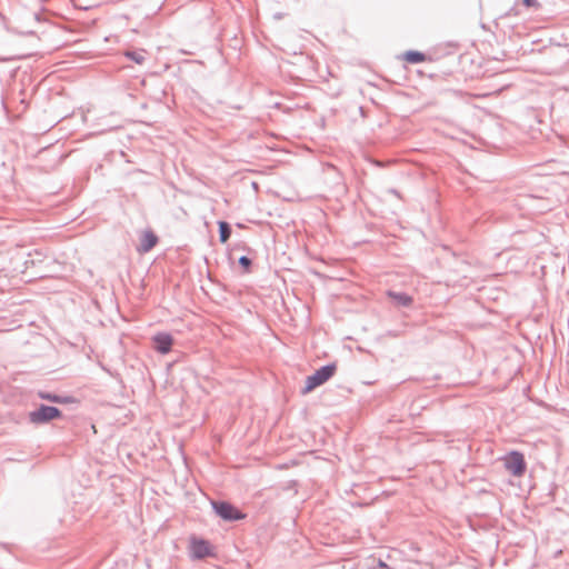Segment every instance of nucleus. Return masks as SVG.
Listing matches in <instances>:
<instances>
[{"instance_id": "nucleus-6", "label": "nucleus", "mask_w": 569, "mask_h": 569, "mask_svg": "<svg viewBox=\"0 0 569 569\" xmlns=\"http://www.w3.org/2000/svg\"><path fill=\"white\" fill-rule=\"evenodd\" d=\"M174 339L170 332L159 331L152 336V348L160 355H167L171 351Z\"/></svg>"}, {"instance_id": "nucleus-5", "label": "nucleus", "mask_w": 569, "mask_h": 569, "mask_svg": "<svg viewBox=\"0 0 569 569\" xmlns=\"http://www.w3.org/2000/svg\"><path fill=\"white\" fill-rule=\"evenodd\" d=\"M505 469L513 477H522L527 471L525 455L519 450H511L502 457Z\"/></svg>"}, {"instance_id": "nucleus-20", "label": "nucleus", "mask_w": 569, "mask_h": 569, "mask_svg": "<svg viewBox=\"0 0 569 569\" xmlns=\"http://www.w3.org/2000/svg\"><path fill=\"white\" fill-rule=\"evenodd\" d=\"M0 102H1V106L6 109V102H4V98L2 96L0 98Z\"/></svg>"}, {"instance_id": "nucleus-14", "label": "nucleus", "mask_w": 569, "mask_h": 569, "mask_svg": "<svg viewBox=\"0 0 569 569\" xmlns=\"http://www.w3.org/2000/svg\"><path fill=\"white\" fill-rule=\"evenodd\" d=\"M6 28L8 31H10L12 33L24 36V37H30V36L36 34V32L33 30H17V29L9 28V27H6Z\"/></svg>"}, {"instance_id": "nucleus-15", "label": "nucleus", "mask_w": 569, "mask_h": 569, "mask_svg": "<svg viewBox=\"0 0 569 569\" xmlns=\"http://www.w3.org/2000/svg\"><path fill=\"white\" fill-rule=\"evenodd\" d=\"M521 3L526 8H532L535 10H538L541 7L538 0H521Z\"/></svg>"}, {"instance_id": "nucleus-19", "label": "nucleus", "mask_w": 569, "mask_h": 569, "mask_svg": "<svg viewBox=\"0 0 569 569\" xmlns=\"http://www.w3.org/2000/svg\"><path fill=\"white\" fill-rule=\"evenodd\" d=\"M273 17H274V19L279 20V19H281L283 17V13L277 12V13H274Z\"/></svg>"}, {"instance_id": "nucleus-17", "label": "nucleus", "mask_w": 569, "mask_h": 569, "mask_svg": "<svg viewBox=\"0 0 569 569\" xmlns=\"http://www.w3.org/2000/svg\"><path fill=\"white\" fill-rule=\"evenodd\" d=\"M44 7H41V10L40 12H34L33 13V20L37 21V22H43L46 21V19L41 16V12L44 11Z\"/></svg>"}, {"instance_id": "nucleus-23", "label": "nucleus", "mask_w": 569, "mask_h": 569, "mask_svg": "<svg viewBox=\"0 0 569 569\" xmlns=\"http://www.w3.org/2000/svg\"><path fill=\"white\" fill-rule=\"evenodd\" d=\"M0 18H1L2 20H6V17H4L2 13H0Z\"/></svg>"}, {"instance_id": "nucleus-24", "label": "nucleus", "mask_w": 569, "mask_h": 569, "mask_svg": "<svg viewBox=\"0 0 569 569\" xmlns=\"http://www.w3.org/2000/svg\"><path fill=\"white\" fill-rule=\"evenodd\" d=\"M47 1H48V0H40V2H41V3H44V2H47Z\"/></svg>"}, {"instance_id": "nucleus-12", "label": "nucleus", "mask_w": 569, "mask_h": 569, "mask_svg": "<svg viewBox=\"0 0 569 569\" xmlns=\"http://www.w3.org/2000/svg\"><path fill=\"white\" fill-rule=\"evenodd\" d=\"M143 52H144L143 50H140V51H138V50H127L124 52V56L129 60H131V61H133V62H136L138 64H141L144 61Z\"/></svg>"}, {"instance_id": "nucleus-16", "label": "nucleus", "mask_w": 569, "mask_h": 569, "mask_svg": "<svg viewBox=\"0 0 569 569\" xmlns=\"http://www.w3.org/2000/svg\"><path fill=\"white\" fill-rule=\"evenodd\" d=\"M372 569H392L387 562L382 559H378L377 565Z\"/></svg>"}, {"instance_id": "nucleus-22", "label": "nucleus", "mask_w": 569, "mask_h": 569, "mask_svg": "<svg viewBox=\"0 0 569 569\" xmlns=\"http://www.w3.org/2000/svg\"><path fill=\"white\" fill-rule=\"evenodd\" d=\"M7 58L0 57V62L7 61Z\"/></svg>"}, {"instance_id": "nucleus-1", "label": "nucleus", "mask_w": 569, "mask_h": 569, "mask_svg": "<svg viewBox=\"0 0 569 569\" xmlns=\"http://www.w3.org/2000/svg\"><path fill=\"white\" fill-rule=\"evenodd\" d=\"M337 371V363L329 362L316 369L315 372L306 378L305 386L301 388L300 393L306 396L313 391L316 388L329 381Z\"/></svg>"}, {"instance_id": "nucleus-4", "label": "nucleus", "mask_w": 569, "mask_h": 569, "mask_svg": "<svg viewBox=\"0 0 569 569\" xmlns=\"http://www.w3.org/2000/svg\"><path fill=\"white\" fill-rule=\"evenodd\" d=\"M211 506L214 513L223 521L234 522L247 518V513L229 501L212 500Z\"/></svg>"}, {"instance_id": "nucleus-10", "label": "nucleus", "mask_w": 569, "mask_h": 569, "mask_svg": "<svg viewBox=\"0 0 569 569\" xmlns=\"http://www.w3.org/2000/svg\"><path fill=\"white\" fill-rule=\"evenodd\" d=\"M402 59L411 64L421 63L427 60L426 53L418 50H407L402 53Z\"/></svg>"}, {"instance_id": "nucleus-18", "label": "nucleus", "mask_w": 569, "mask_h": 569, "mask_svg": "<svg viewBox=\"0 0 569 569\" xmlns=\"http://www.w3.org/2000/svg\"><path fill=\"white\" fill-rule=\"evenodd\" d=\"M517 14H518V10L516 9V7H512L509 11H507L505 13V17L517 16Z\"/></svg>"}, {"instance_id": "nucleus-3", "label": "nucleus", "mask_w": 569, "mask_h": 569, "mask_svg": "<svg viewBox=\"0 0 569 569\" xmlns=\"http://www.w3.org/2000/svg\"><path fill=\"white\" fill-rule=\"evenodd\" d=\"M62 417L63 413L58 407L46 403H40L34 410L28 413L29 421L36 426L47 425Z\"/></svg>"}, {"instance_id": "nucleus-21", "label": "nucleus", "mask_w": 569, "mask_h": 569, "mask_svg": "<svg viewBox=\"0 0 569 569\" xmlns=\"http://www.w3.org/2000/svg\"><path fill=\"white\" fill-rule=\"evenodd\" d=\"M390 192H391L392 194L399 196V192H398L396 189H391V190H390Z\"/></svg>"}, {"instance_id": "nucleus-2", "label": "nucleus", "mask_w": 569, "mask_h": 569, "mask_svg": "<svg viewBox=\"0 0 569 569\" xmlns=\"http://www.w3.org/2000/svg\"><path fill=\"white\" fill-rule=\"evenodd\" d=\"M188 556L193 561L217 557L216 547L206 538L197 535L189 537Z\"/></svg>"}, {"instance_id": "nucleus-13", "label": "nucleus", "mask_w": 569, "mask_h": 569, "mask_svg": "<svg viewBox=\"0 0 569 569\" xmlns=\"http://www.w3.org/2000/svg\"><path fill=\"white\" fill-rule=\"evenodd\" d=\"M238 263L240 268L242 269L243 273H250L252 271V259L246 254L241 256L238 259Z\"/></svg>"}, {"instance_id": "nucleus-9", "label": "nucleus", "mask_w": 569, "mask_h": 569, "mask_svg": "<svg viewBox=\"0 0 569 569\" xmlns=\"http://www.w3.org/2000/svg\"><path fill=\"white\" fill-rule=\"evenodd\" d=\"M388 297L391 299V301L398 306V307H410L413 302V298L403 291H392L388 290Z\"/></svg>"}, {"instance_id": "nucleus-8", "label": "nucleus", "mask_w": 569, "mask_h": 569, "mask_svg": "<svg viewBox=\"0 0 569 569\" xmlns=\"http://www.w3.org/2000/svg\"><path fill=\"white\" fill-rule=\"evenodd\" d=\"M158 242V236L151 229H147L142 232L140 237V242L137 247V251L140 253H147L151 251L157 246Z\"/></svg>"}, {"instance_id": "nucleus-11", "label": "nucleus", "mask_w": 569, "mask_h": 569, "mask_svg": "<svg viewBox=\"0 0 569 569\" xmlns=\"http://www.w3.org/2000/svg\"><path fill=\"white\" fill-rule=\"evenodd\" d=\"M218 232H219V241L221 243H226L232 233L231 224L226 220L218 221Z\"/></svg>"}, {"instance_id": "nucleus-7", "label": "nucleus", "mask_w": 569, "mask_h": 569, "mask_svg": "<svg viewBox=\"0 0 569 569\" xmlns=\"http://www.w3.org/2000/svg\"><path fill=\"white\" fill-rule=\"evenodd\" d=\"M37 396L41 400H46V401H49L52 403H58V405H70V403L79 402V400L77 398H74L73 396L59 395V393L46 391V390H39Z\"/></svg>"}]
</instances>
